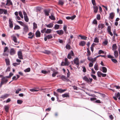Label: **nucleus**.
Segmentation results:
<instances>
[{"label":"nucleus","instance_id":"f257e3e1","mask_svg":"<svg viewBox=\"0 0 120 120\" xmlns=\"http://www.w3.org/2000/svg\"><path fill=\"white\" fill-rule=\"evenodd\" d=\"M73 61L75 64L77 66H79V59L78 58H76L74 59L73 60Z\"/></svg>","mask_w":120,"mask_h":120},{"label":"nucleus","instance_id":"f03ea898","mask_svg":"<svg viewBox=\"0 0 120 120\" xmlns=\"http://www.w3.org/2000/svg\"><path fill=\"white\" fill-rule=\"evenodd\" d=\"M8 80L5 77L3 78L2 79V81L0 83V87L2 85L4 84V83H6L7 82Z\"/></svg>","mask_w":120,"mask_h":120},{"label":"nucleus","instance_id":"7ed1b4c3","mask_svg":"<svg viewBox=\"0 0 120 120\" xmlns=\"http://www.w3.org/2000/svg\"><path fill=\"white\" fill-rule=\"evenodd\" d=\"M87 59L88 60L91 62L93 63L96 61V58L95 57L94 58H92L91 57H88Z\"/></svg>","mask_w":120,"mask_h":120},{"label":"nucleus","instance_id":"20e7f679","mask_svg":"<svg viewBox=\"0 0 120 120\" xmlns=\"http://www.w3.org/2000/svg\"><path fill=\"white\" fill-rule=\"evenodd\" d=\"M60 78L64 81H69V80L65 76L62 75L60 77Z\"/></svg>","mask_w":120,"mask_h":120},{"label":"nucleus","instance_id":"39448f33","mask_svg":"<svg viewBox=\"0 0 120 120\" xmlns=\"http://www.w3.org/2000/svg\"><path fill=\"white\" fill-rule=\"evenodd\" d=\"M16 51L13 48H11L10 49V53L11 55H13L15 53Z\"/></svg>","mask_w":120,"mask_h":120},{"label":"nucleus","instance_id":"423d86ee","mask_svg":"<svg viewBox=\"0 0 120 120\" xmlns=\"http://www.w3.org/2000/svg\"><path fill=\"white\" fill-rule=\"evenodd\" d=\"M23 29L24 32L25 33L28 32L29 30L28 26L26 25L23 27Z\"/></svg>","mask_w":120,"mask_h":120},{"label":"nucleus","instance_id":"0eeeda50","mask_svg":"<svg viewBox=\"0 0 120 120\" xmlns=\"http://www.w3.org/2000/svg\"><path fill=\"white\" fill-rule=\"evenodd\" d=\"M3 12L4 14H6L7 13V10L4 9H0V14H2Z\"/></svg>","mask_w":120,"mask_h":120},{"label":"nucleus","instance_id":"6e6552de","mask_svg":"<svg viewBox=\"0 0 120 120\" xmlns=\"http://www.w3.org/2000/svg\"><path fill=\"white\" fill-rule=\"evenodd\" d=\"M9 26L10 28H12L13 27V21L11 19H10L9 20Z\"/></svg>","mask_w":120,"mask_h":120},{"label":"nucleus","instance_id":"1a4fd4ad","mask_svg":"<svg viewBox=\"0 0 120 120\" xmlns=\"http://www.w3.org/2000/svg\"><path fill=\"white\" fill-rule=\"evenodd\" d=\"M45 14V15L49 16L50 12L49 10L45 9L44 10Z\"/></svg>","mask_w":120,"mask_h":120},{"label":"nucleus","instance_id":"9d476101","mask_svg":"<svg viewBox=\"0 0 120 120\" xmlns=\"http://www.w3.org/2000/svg\"><path fill=\"white\" fill-rule=\"evenodd\" d=\"M18 54L19 58L20 59H22L23 57L22 52L20 51H19Z\"/></svg>","mask_w":120,"mask_h":120},{"label":"nucleus","instance_id":"9b49d317","mask_svg":"<svg viewBox=\"0 0 120 120\" xmlns=\"http://www.w3.org/2000/svg\"><path fill=\"white\" fill-rule=\"evenodd\" d=\"M56 32L59 35L63 34L64 33V31L62 30H57L56 31Z\"/></svg>","mask_w":120,"mask_h":120},{"label":"nucleus","instance_id":"f8f14e48","mask_svg":"<svg viewBox=\"0 0 120 120\" xmlns=\"http://www.w3.org/2000/svg\"><path fill=\"white\" fill-rule=\"evenodd\" d=\"M46 26L48 28H51L53 27V24L52 23H50L48 24H45Z\"/></svg>","mask_w":120,"mask_h":120},{"label":"nucleus","instance_id":"ddd939ff","mask_svg":"<svg viewBox=\"0 0 120 120\" xmlns=\"http://www.w3.org/2000/svg\"><path fill=\"white\" fill-rule=\"evenodd\" d=\"M86 44V42L84 41H81L79 43V45L80 46H83L85 45Z\"/></svg>","mask_w":120,"mask_h":120},{"label":"nucleus","instance_id":"4468645a","mask_svg":"<svg viewBox=\"0 0 120 120\" xmlns=\"http://www.w3.org/2000/svg\"><path fill=\"white\" fill-rule=\"evenodd\" d=\"M76 17V16L75 15H74V16H71V17H66V19L68 20L69 19H71L72 20H73Z\"/></svg>","mask_w":120,"mask_h":120},{"label":"nucleus","instance_id":"2eb2a0df","mask_svg":"<svg viewBox=\"0 0 120 120\" xmlns=\"http://www.w3.org/2000/svg\"><path fill=\"white\" fill-rule=\"evenodd\" d=\"M104 26V24L102 23H100L99 24L98 26V28L100 30L103 28Z\"/></svg>","mask_w":120,"mask_h":120},{"label":"nucleus","instance_id":"dca6fc26","mask_svg":"<svg viewBox=\"0 0 120 120\" xmlns=\"http://www.w3.org/2000/svg\"><path fill=\"white\" fill-rule=\"evenodd\" d=\"M114 15L115 14L114 13L111 12L109 16V18L111 19H112L114 17Z\"/></svg>","mask_w":120,"mask_h":120},{"label":"nucleus","instance_id":"f3484780","mask_svg":"<svg viewBox=\"0 0 120 120\" xmlns=\"http://www.w3.org/2000/svg\"><path fill=\"white\" fill-rule=\"evenodd\" d=\"M11 37L12 38L13 40L15 42L17 43V38L14 35H12Z\"/></svg>","mask_w":120,"mask_h":120},{"label":"nucleus","instance_id":"a211bd4d","mask_svg":"<svg viewBox=\"0 0 120 120\" xmlns=\"http://www.w3.org/2000/svg\"><path fill=\"white\" fill-rule=\"evenodd\" d=\"M8 94H5L4 95H2L1 97V98L4 99L8 97Z\"/></svg>","mask_w":120,"mask_h":120},{"label":"nucleus","instance_id":"6ab92c4d","mask_svg":"<svg viewBox=\"0 0 120 120\" xmlns=\"http://www.w3.org/2000/svg\"><path fill=\"white\" fill-rule=\"evenodd\" d=\"M52 30L50 29H47L45 31V33L47 34H49L51 33Z\"/></svg>","mask_w":120,"mask_h":120},{"label":"nucleus","instance_id":"aec40b11","mask_svg":"<svg viewBox=\"0 0 120 120\" xmlns=\"http://www.w3.org/2000/svg\"><path fill=\"white\" fill-rule=\"evenodd\" d=\"M35 34L37 37H39L40 36V33L38 30H37L36 33Z\"/></svg>","mask_w":120,"mask_h":120},{"label":"nucleus","instance_id":"412c9836","mask_svg":"<svg viewBox=\"0 0 120 120\" xmlns=\"http://www.w3.org/2000/svg\"><path fill=\"white\" fill-rule=\"evenodd\" d=\"M83 79L85 81L87 82H90V80L87 78V77L86 76H85L83 77Z\"/></svg>","mask_w":120,"mask_h":120},{"label":"nucleus","instance_id":"4be33fe9","mask_svg":"<svg viewBox=\"0 0 120 120\" xmlns=\"http://www.w3.org/2000/svg\"><path fill=\"white\" fill-rule=\"evenodd\" d=\"M66 90H62L60 89H58L57 90V91L58 92H60V93H63L66 91Z\"/></svg>","mask_w":120,"mask_h":120},{"label":"nucleus","instance_id":"5701e85b","mask_svg":"<svg viewBox=\"0 0 120 120\" xmlns=\"http://www.w3.org/2000/svg\"><path fill=\"white\" fill-rule=\"evenodd\" d=\"M17 22L19 23L20 25L23 27L25 26L26 25L22 22L17 21Z\"/></svg>","mask_w":120,"mask_h":120},{"label":"nucleus","instance_id":"b1692460","mask_svg":"<svg viewBox=\"0 0 120 120\" xmlns=\"http://www.w3.org/2000/svg\"><path fill=\"white\" fill-rule=\"evenodd\" d=\"M42 52L47 54H49L51 53L50 51L47 50H45L44 51Z\"/></svg>","mask_w":120,"mask_h":120},{"label":"nucleus","instance_id":"393cba45","mask_svg":"<svg viewBox=\"0 0 120 120\" xmlns=\"http://www.w3.org/2000/svg\"><path fill=\"white\" fill-rule=\"evenodd\" d=\"M114 55L115 57H117L118 56V52L117 51L115 50L114 52Z\"/></svg>","mask_w":120,"mask_h":120},{"label":"nucleus","instance_id":"a878e982","mask_svg":"<svg viewBox=\"0 0 120 120\" xmlns=\"http://www.w3.org/2000/svg\"><path fill=\"white\" fill-rule=\"evenodd\" d=\"M112 50H114L116 49L117 46L116 44H114L113 45L112 47Z\"/></svg>","mask_w":120,"mask_h":120},{"label":"nucleus","instance_id":"bb28decb","mask_svg":"<svg viewBox=\"0 0 120 120\" xmlns=\"http://www.w3.org/2000/svg\"><path fill=\"white\" fill-rule=\"evenodd\" d=\"M17 78H16V77L15 76H14L12 78V79L13 80H16L18 79L19 78V76L17 75Z\"/></svg>","mask_w":120,"mask_h":120},{"label":"nucleus","instance_id":"cd10ccee","mask_svg":"<svg viewBox=\"0 0 120 120\" xmlns=\"http://www.w3.org/2000/svg\"><path fill=\"white\" fill-rule=\"evenodd\" d=\"M93 8L94 9V12L95 13H97L98 9V7L97 6H94Z\"/></svg>","mask_w":120,"mask_h":120},{"label":"nucleus","instance_id":"c85d7f7f","mask_svg":"<svg viewBox=\"0 0 120 120\" xmlns=\"http://www.w3.org/2000/svg\"><path fill=\"white\" fill-rule=\"evenodd\" d=\"M102 72L104 73H106L107 71V69L105 67H102Z\"/></svg>","mask_w":120,"mask_h":120},{"label":"nucleus","instance_id":"c756f323","mask_svg":"<svg viewBox=\"0 0 120 120\" xmlns=\"http://www.w3.org/2000/svg\"><path fill=\"white\" fill-rule=\"evenodd\" d=\"M28 35L30 36H31L29 37H28L29 38H30L31 39H32L33 38L34 35H32V33L31 32H30L29 33Z\"/></svg>","mask_w":120,"mask_h":120},{"label":"nucleus","instance_id":"7c9ffc66","mask_svg":"<svg viewBox=\"0 0 120 120\" xmlns=\"http://www.w3.org/2000/svg\"><path fill=\"white\" fill-rule=\"evenodd\" d=\"M46 37H47L48 39H49L52 38L53 36L51 34H50L47 35L46 36Z\"/></svg>","mask_w":120,"mask_h":120},{"label":"nucleus","instance_id":"2f4dec72","mask_svg":"<svg viewBox=\"0 0 120 120\" xmlns=\"http://www.w3.org/2000/svg\"><path fill=\"white\" fill-rule=\"evenodd\" d=\"M5 61L7 65H9V64L10 62L9 59H6Z\"/></svg>","mask_w":120,"mask_h":120},{"label":"nucleus","instance_id":"473e14b6","mask_svg":"<svg viewBox=\"0 0 120 120\" xmlns=\"http://www.w3.org/2000/svg\"><path fill=\"white\" fill-rule=\"evenodd\" d=\"M59 27L60 26L59 25L57 24H56L54 28L55 30H57L59 29Z\"/></svg>","mask_w":120,"mask_h":120},{"label":"nucleus","instance_id":"72a5a7b5","mask_svg":"<svg viewBox=\"0 0 120 120\" xmlns=\"http://www.w3.org/2000/svg\"><path fill=\"white\" fill-rule=\"evenodd\" d=\"M94 68L96 71H97L98 70V65L96 64L94 66Z\"/></svg>","mask_w":120,"mask_h":120},{"label":"nucleus","instance_id":"f704fd0d","mask_svg":"<svg viewBox=\"0 0 120 120\" xmlns=\"http://www.w3.org/2000/svg\"><path fill=\"white\" fill-rule=\"evenodd\" d=\"M49 18L51 20H55V17L52 15L49 16Z\"/></svg>","mask_w":120,"mask_h":120},{"label":"nucleus","instance_id":"c9c22d12","mask_svg":"<svg viewBox=\"0 0 120 120\" xmlns=\"http://www.w3.org/2000/svg\"><path fill=\"white\" fill-rule=\"evenodd\" d=\"M79 36L80 37L81 39H82L86 40L87 37H86L84 36H82L81 35H79Z\"/></svg>","mask_w":120,"mask_h":120},{"label":"nucleus","instance_id":"e433bc0d","mask_svg":"<svg viewBox=\"0 0 120 120\" xmlns=\"http://www.w3.org/2000/svg\"><path fill=\"white\" fill-rule=\"evenodd\" d=\"M24 17L25 21L27 22H28L29 21V19L27 16H25Z\"/></svg>","mask_w":120,"mask_h":120},{"label":"nucleus","instance_id":"4c0bfd02","mask_svg":"<svg viewBox=\"0 0 120 120\" xmlns=\"http://www.w3.org/2000/svg\"><path fill=\"white\" fill-rule=\"evenodd\" d=\"M62 96L64 98L69 97V96L68 94L67 93H65L64 94H63L62 95Z\"/></svg>","mask_w":120,"mask_h":120},{"label":"nucleus","instance_id":"58836bf2","mask_svg":"<svg viewBox=\"0 0 120 120\" xmlns=\"http://www.w3.org/2000/svg\"><path fill=\"white\" fill-rule=\"evenodd\" d=\"M20 29V27L18 25H16L15 26L14 29V30H16L19 29Z\"/></svg>","mask_w":120,"mask_h":120},{"label":"nucleus","instance_id":"ea45409f","mask_svg":"<svg viewBox=\"0 0 120 120\" xmlns=\"http://www.w3.org/2000/svg\"><path fill=\"white\" fill-rule=\"evenodd\" d=\"M19 14L20 17L22 19L23 18V17L22 12L21 11H19Z\"/></svg>","mask_w":120,"mask_h":120},{"label":"nucleus","instance_id":"a19ab883","mask_svg":"<svg viewBox=\"0 0 120 120\" xmlns=\"http://www.w3.org/2000/svg\"><path fill=\"white\" fill-rule=\"evenodd\" d=\"M23 102V101L22 100H17V102L18 104H21Z\"/></svg>","mask_w":120,"mask_h":120},{"label":"nucleus","instance_id":"79ce46f5","mask_svg":"<svg viewBox=\"0 0 120 120\" xmlns=\"http://www.w3.org/2000/svg\"><path fill=\"white\" fill-rule=\"evenodd\" d=\"M33 29H36L37 27V25L36 24L35 22H34L33 23Z\"/></svg>","mask_w":120,"mask_h":120},{"label":"nucleus","instance_id":"37998d69","mask_svg":"<svg viewBox=\"0 0 120 120\" xmlns=\"http://www.w3.org/2000/svg\"><path fill=\"white\" fill-rule=\"evenodd\" d=\"M94 42L95 43H98L99 42L98 39L97 37L95 38L94 39Z\"/></svg>","mask_w":120,"mask_h":120},{"label":"nucleus","instance_id":"c03bdc74","mask_svg":"<svg viewBox=\"0 0 120 120\" xmlns=\"http://www.w3.org/2000/svg\"><path fill=\"white\" fill-rule=\"evenodd\" d=\"M66 48L68 49L69 50L71 49V47L70 45L68 44H67L66 46Z\"/></svg>","mask_w":120,"mask_h":120},{"label":"nucleus","instance_id":"a18cd8bd","mask_svg":"<svg viewBox=\"0 0 120 120\" xmlns=\"http://www.w3.org/2000/svg\"><path fill=\"white\" fill-rule=\"evenodd\" d=\"M4 108L5 111L7 112H8L9 108L8 106L7 105H5L4 106Z\"/></svg>","mask_w":120,"mask_h":120},{"label":"nucleus","instance_id":"49530a36","mask_svg":"<svg viewBox=\"0 0 120 120\" xmlns=\"http://www.w3.org/2000/svg\"><path fill=\"white\" fill-rule=\"evenodd\" d=\"M102 73L100 71H98L97 72V75L99 77H101Z\"/></svg>","mask_w":120,"mask_h":120},{"label":"nucleus","instance_id":"de8ad7c7","mask_svg":"<svg viewBox=\"0 0 120 120\" xmlns=\"http://www.w3.org/2000/svg\"><path fill=\"white\" fill-rule=\"evenodd\" d=\"M13 75V74L11 72L10 73L9 76H6V77L7 78H10Z\"/></svg>","mask_w":120,"mask_h":120},{"label":"nucleus","instance_id":"09e8293b","mask_svg":"<svg viewBox=\"0 0 120 120\" xmlns=\"http://www.w3.org/2000/svg\"><path fill=\"white\" fill-rule=\"evenodd\" d=\"M59 3L60 5H63L64 4V2L61 0H59Z\"/></svg>","mask_w":120,"mask_h":120},{"label":"nucleus","instance_id":"8fccbe9b","mask_svg":"<svg viewBox=\"0 0 120 120\" xmlns=\"http://www.w3.org/2000/svg\"><path fill=\"white\" fill-rule=\"evenodd\" d=\"M30 68H28L24 70V71L25 72H29L30 71Z\"/></svg>","mask_w":120,"mask_h":120},{"label":"nucleus","instance_id":"3c124183","mask_svg":"<svg viewBox=\"0 0 120 120\" xmlns=\"http://www.w3.org/2000/svg\"><path fill=\"white\" fill-rule=\"evenodd\" d=\"M30 91L32 92L38 91H39V90L37 89H31Z\"/></svg>","mask_w":120,"mask_h":120},{"label":"nucleus","instance_id":"603ef678","mask_svg":"<svg viewBox=\"0 0 120 120\" xmlns=\"http://www.w3.org/2000/svg\"><path fill=\"white\" fill-rule=\"evenodd\" d=\"M87 54H86V56L88 57H89V56L90 55L91 53L90 51H87Z\"/></svg>","mask_w":120,"mask_h":120},{"label":"nucleus","instance_id":"864d4df0","mask_svg":"<svg viewBox=\"0 0 120 120\" xmlns=\"http://www.w3.org/2000/svg\"><path fill=\"white\" fill-rule=\"evenodd\" d=\"M20 64V63H13V65L15 66H17L18 65H19Z\"/></svg>","mask_w":120,"mask_h":120},{"label":"nucleus","instance_id":"5fc2aeb1","mask_svg":"<svg viewBox=\"0 0 120 120\" xmlns=\"http://www.w3.org/2000/svg\"><path fill=\"white\" fill-rule=\"evenodd\" d=\"M115 96L116 97L118 98L119 97H120V94L119 92L117 94L115 93Z\"/></svg>","mask_w":120,"mask_h":120},{"label":"nucleus","instance_id":"6e6d98bb","mask_svg":"<svg viewBox=\"0 0 120 120\" xmlns=\"http://www.w3.org/2000/svg\"><path fill=\"white\" fill-rule=\"evenodd\" d=\"M7 2L8 3L9 5L12 4V3L11 1V0H7Z\"/></svg>","mask_w":120,"mask_h":120},{"label":"nucleus","instance_id":"4d7b16f0","mask_svg":"<svg viewBox=\"0 0 120 120\" xmlns=\"http://www.w3.org/2000/svg\"><path fill=\"white\" fill-rule=\"evenodd\" d=\"M91 77L93 78V79L95 80L97 79V78L96 76L95 75L91 74Z\"/></svg>","mask_w":120,"mask_h":120},{"label":"nucleus","instance_id":"13d9d810","mask_svg":"<svg viewBox=\"0 0 120 120\" xmlns=\"http://www.w3.org/2000/svg\"><path fill=\"white\" fill-rule=\"evenodd\" d=\"M111 60L114 63H116L118 62L115 59H112Z\"/></svg>","mask_w":120,"mask_h":120},{"label":"nucleus","instance_id":"bf43d9fd","mask_svg":"<svg viewBox=\"0 0 120 120\" xmlns=\"http://www.w3.org/2000/svg\"><path fill=\"white\" fill-rule=\"evenodd\" d=\"M67 28V26L66 25H64L63 27V30L64 31L66 32L67 31L66 29Z\"/></svg>","mask_w":120,"mask_h":120},{"label":"nucleus","instance_id":"052dcab7","mask_svg":"<svg viewBox=\"0 0 120 120\" xmlns=\"http://www.w3.org/2000/svg\"><path fill=\"white\" fill-rule=\"evenodd\" d=\"M92 23L94 24H97V21L95 19H94Z\"/></svg>","mask_w":120,"mask_h":120},{"label":"nucleus","instance_id":"680f3d73","mask_svg":"<svg viewBox=\"0 0 120 120\" xmlns=\"http://www.w3.org/2000/svg\"><path fill=\"white\" fill-rule=\"evenodd\" d=\"M46 31V28H44L43 30H42L41 31V33H44L45 32V31Z\"/></svg>","mask_w":120,"mask_h":120},{"label":"nucleus","instance_id":"e2e57ef3","mask_svg":"<svg viewBox=\"0 0 120 120\" xmlns=\"http://www.w3.org/2000/svg\"><path fill=\"white\" fill-rule=\"evenodd\" d=\"M69 54H70L71 56H74V53L72 51H71Z\"/></svg>","mask_w":120,"mask_h":120},{"label":"nucleus","instance_id":"0e129e2a","mask_svg":"<svg viewBox=\"0 0 120 120\" xmlns=\"http://www.w3.org/2000/svg\"><path fill=\"white\" fill-rule=\"evenodd\" d=\"M107 30L108 32H110L111 31V26H109L108 27Z\"/></svg>","mask_w":120,"mask_h":120},{"label":"nucleus","instance_id":"69168bd1","mask_svg":"<svg viewBox=\"0 0 120 120\" xmlns=\"http://www.w3.org/2000/svg\"><path fill=\"white\" fill-rule=\"evenodd\" d=\"M97 19L98 20H99L100 19V15H98L97 16Z\"/></svg>","mask_w":120,"mask_h":120},{"label":"nucleus","instance_id":"338daca9","mask_svg":"<svg viewBox=\"0 0 120 120\" xmlns=\"http://www.w3.org/2000/svg\"><path fill=\"white\" fill-rule=\"evenodd\" d=\"M21 89H18L16 90V91L15 93L16 94H18L19 93V91H21Z\"/></svg>","mask_w":120,"mask_h":120},{"label":"nucleus","instance_id":"774afa93","mask_svg":"<svg viewBox=\"0 0 120 120\" xmlns=\"http://www.w3.org/2000/svg\"><path fill=\"white\" fill-rule=\"evenodd\" d=\"M93 66V63L90 62L89 64V67H91Z\"/></svg>","mask_w":120,"mask_h":120}]
</instances>
